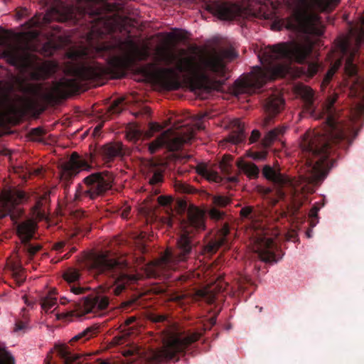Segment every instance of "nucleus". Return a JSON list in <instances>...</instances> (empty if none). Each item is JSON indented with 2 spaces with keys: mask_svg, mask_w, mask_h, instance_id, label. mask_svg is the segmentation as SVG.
Instances as JSON below:
<instances>
[{
  "mask_svg": "<svg viewBox=\"0 0 364 364\" xmlns=\"http://www.w3.org/2000/svg\"><path fill=\"white\" fill-rule=\"evenodd\" d=\"M337 97L334 92H329L326 104L322 105L325 109V128L305 135L301 143L306 159V170L301 178L306 185L295 188V192L300 189L304 193H313L314 188L310 186L320 185L333 166L336 159L332 156L339 149H348L358 134L352 125H343L336 117L333 105Z\"/></svg>",
  "mask_w": 364,
  "mask_h": 364,
  "instance_id": "nucleus-1",
  "label": "nucleus"
},
{
  "mask_svg": "<svg viewBox=\"0 0 364 364\" xmlns=\"http://www.w3.org/2000/svg\"><path fill=\"white\" fill-rule=\"evenodd\" d=\"M234 55L233 51L229 49H213L202 56L198 63L194 55L178 57L171 50L164 48L159 52V61L168 66L174 65V68H156L155 64L149 63L148 68L143 69V73L146 76L155 79L168 90L180 88L178 73H184L197 78L201 87L208 92L219 90L223 81L215 77H225L228 68L225 60H232Z\"/></svg>",
  "mask_w": 364,
  "mask_h": 364,
  "instance_id": "nucleus-2",
  "label": "nucleus"
},
{
  "mask_svg": "<svg viewBox=\"0 0 364 364\" xmlns=\"http://www.w3.org/2000/svg\"><path fill=\"white\" fill-rule=\"evenodd\" d=\"M313 51L311 43H281L265 47L258 55L263 68L257 66L243 77L235 82V90L239 93L252 95L257 92L268 81L284 76L289 66L279 62L284 59L301 64V73L309 77L314 76L321 68L318 60H309Z\"/></svg>",
  "mask_w": 364,
  "mask_h": 364,
  "instance_id": "nucleus-3",
  "label": "nucleus"
},
{
  "mask_svg": "<svg viewBox=\"0 0 364 364\" xmlns=\"http://www.w3.org/2000/svg\"><path fill=\"white\" fill-rule=\"evenodd\" d=\"M116 48L123 53V55H112L108 60L107 66H104L95 60L76 65L73 68V75L76 79L60 80L55 85L54 92L62 97L77 92L80 90L77 79L82 81H95L107 76L122 78L125 76L126 71L136 62L146 60L149 57L147 46L140 48L130 38L120 41L117 45L104 46L102 49L110 52Z\"/></svg>",
  "mask_w": 364,
  "mask_h": 364,
  "instance_id": "nucleus-4",
  "label": "nucleus"
},
{
  "mask_svg": "<svg viewBox=\"0 0 364 364\" xmlns=\"http://www.w3.org/2000/svg\"><path fill=\"white\" fill-rule=\"evenodd\" d=\"M202 334L198 332L171 336L159 349H141L131 346L122 351L124 357H130V362L138 364H162L166 361L179 360L178 355H185L186 350L200 339Z\"/></svg>",
  "mask_w": 364,
  "mask_h": 364,
  "instance_id": "nucleus-5",
  "label": "nucleus"
},
{
  "mask_svg": "<svg viewBox=\"0 0 364 364\" xmlns=\"http://www.w3.org/2000/svg\"><path fill=\"white\" fill-rule=\"evenodd\" d=\"M205 216L204 211L198 208H190L187 212V219L181 233L178 236L174 250H167L155 265V270L173 269L180 262H186L193 253L194 244L193 236L196 233L205 230Z\"/></svg>",
  "mask_w": 364,
  "mask_h": 364,
  "instance_id": "nucleus-6",
  "label": "nucleus"
},
{
  "mask_svg": "<svg viewBox=\"0 0 364 364\" xmlns=\"http://www.w3.org/2000/svg\"><path fill=\"white\" fill-rule=\"evenodd\" d=\"M85 267L97 278L100 277L112 287L115 295H119L127 286L136 282V275L129 272V264L122 258L110 257L107 253L90 255Z\"/></svg>",
  "mask_w": 364,
  "mask_h": 364,
  "instance_id": "nucleus-7",
  "label": "nucleus"
},
{
  "mask_svg": "<svg viewBox=\"0 0 364 364\" xmlns=\"http://www.w3.org/2000/svg\"><path fill=\"white\" fill-rule=\"evenodd\" d=\"M340 0H296L287 28L304 34L321 36L324 27L321 17L316 11H331Z\"/></svg>",
  "mask_w": 364,
  "mask_h": 364,
  "instance_id": "nucleus-8",
  "label": "nucleus"
},
{
  "mask_svg": "<svg viewBox=\"0 0 364 364\" xmlns=\"http://www.w3.org/2000/svg\"><path fill=\"white\" fill-rule=\"evenodd\" d=\"M112 182V176L107 171L91 173L83 179L84 185L77 186L74 200L75 201H80L84 198L95 200L111 188Z\"/></svg>",
  "mask_w": 364,
  "mask_h": 364,
  "instance_id": "nucleus-9",
  "label": "nucleus"
},
{
  "mask_svg": "<svg viewBox=\"0 0 364 364\" xmlns=\"http://www.w3.org/2000/svg\"><path fill=\"white\" fill-rule=\"evenodd\" d=\"M336 46L337 51L341 55L340 58L336 60L328 70L321 83V89L325 92L326 89L329 86L333 80L334 75L340 68L343 63V58L346 56L344 71L348 77H355L358 74V68L353 63L354 53L350 51L349 43L346 38H339L336 40Z\"/></svg>",
  "mask_w": 364,
  "mask_h": 364,
  "instance_id": "nucleus-10",
  "label": "nucleus"
},
{
  "mask_svg": "<svg viewBox=\"0 0 364 364\" xmlns=\"http://www.w3.org/2000/svg\"><path fill=\"white\" fill-rule=\"evenodd\" d=\"M82 21L87 29L88 40L100 39L109 33L112 27L100 8H87L82 12Z\"/></svg>",
  "mask_w": 364,
  "mask_h": 364,
  "instance_id": "nucleus-11",
  "label": "nucleus"
},
{
  "mask_svg": "<svg viewBox=\"0 0 364 364\" xmlns=\"http://www.w3.org/2000/svg\"><path fill=\"white\" fill-rule=\"evenodd\" d=\"M94 156L89 154L86 159L80 156L77 153L73 152L69 160L60 166V180L65 189H67L72 183L73 179L82 170L92 169Z\"/></svg>",
  "mask_w": 364,
  "mask_h": 364,
  "instance_id": "nucleus-12",
  "label": "nucleus"
},
{
  "mask_svg": "<svg viewBox=\"0 0 364 364\" xmlns=\"http://www.w3.org/2000/svg\"><path fill=\"white\" fill-rule=\"evenodd\" d=\"M193 136V130L182 135L168 129L149 144V151L151 154H154L162 147H166L171 151H178L182 148L184 144L191 141Z\"/></svg>",
  "mask_w": 364,
  "mask_h": 364,
  "instance_id": "nucleus-13",
  "label": "nucleus"
},
{
  "mask_svg": "<svg viewBox=\"0 0 364 364\" xmlns=\"http://www.w3.org/2000/svg\"><path fill=\"white\" fill-rule=\"evenodd\" d=\"M109 304V298L104 295L87 296L82 305H76L74 310L61 314L58 316V318H64L71 321L73 317L80 318L91 312L105 310Z\"/></svg>",
  "mask_w": 364,
  "mask_h": 364,
  "instance_id": "nucleus-14",
  "label": "nucleus"
},
{
  "mask_svg": "<svg viewBox=\"0 0 364 364\" xmlns=\"http://www.w3.org/2000/svg\"><path fill=\"white\" fill-rule=\"evenodd\" d=\"M36 228V223L31 219L24 220L16 225V233L21 240L22 250L29 259H32L42 248L40 244L31 242V240L35 238Z\"/></svg>",
  "mask_w": 364,
  "mask_h": 364,
  "instance_id": "nucleus-15",
  "label": "nucleus"
},
{
  "mask_svg": "<svg viewBox=\"0 0 364 364\" xmlns=\"http://www.w3.org/2000/svg\"><path fill=\"white\" fill-rule=\"evenodd\" d=\"M24 197L23 193H18L16 196L10 193L5 194L0 199V218L9 215L11 219L16 223L22 214V211L17 205Z\"/></svg>",
  "mask_w": 364,
  "mask_h": 364,
  "instance_id": "nucleus-16",
  "label": "nucleus"
},
{
  "mask_svg": "<svg viewBox=\"0 0 364 364\" xmlns=\"http://www.w3.org/2000/svg\"><path fill=\"white\" fill-rule=\"evenodd\" d=\"M206 9L220 20L233 19L237 14V7L234 4L220 0H203Z\"/></svg>",
  "mask_w": 364,
  "mask_h": 364,
  "instance_id": "nucleus-17",
  "label": "nucleus"
},
{
  "mask_svg": "<svg viewBox=\"0 0 364 364\" xmlns=\"http://www.w3.org/2000/svg\"><path fill=\"white\" fill-rule=\"evenodd\" d=\"M262 173L267 180L272 182L278 188L277 190V199L275 202L283 199L285 194L282 188L288 185L291 186L290 178L282 173L280 168H274L270 165H265L262 170Z\"/></svg>",
  "mask_w": 364,
  "mask_h": 364,
  "instance_id": "nucleus-18",
  "label": "nucleus"
},
{
  "mask_svg": "<svg viewBox=\"0 0 364 364\" xmlns=\"http://www.w3.org/2000/svg\"><path fill=\"white\" fill-rule=\"evenodd\" d=\"M230 232L228 223H225L214 237L211 238L203 247V255L211 256L217 252L218 249L227 243V237Z\"/></svg>",
  "mask_w": 364,
  "mask_h": 364,
  "instance_id": "nucleus-19",
  "label": "nucleus"
},
{
  "mask_svg": "<svg viewBox=\"0 0 364 364\" xmlns=\"http://www.w3.org/2000/svg\"><path fill=\"white\" fill-rule=\"evenodd\" d=\"M145 179L152 186H159L164 181V173L166 168L165 164L159 161H148Z\"/></svg>",
  "mask_w": 364,
  "mask_h": 364,
  "instance_id": "nucleus-20",
  "label": "nucleus"
},
{
  "mask_svg": "<svg viewBox=\"0 0 364 364\" xmlns=\"http://www.w3.org/2000/svg\"><path fill=\"white\" fill-rule=\"evenodd\" d=\"M284 99L277 95H269L264 102V107L267 116L264 119L262 122V127L266 128L270 125L276 114H277L284 106Z\"/></svg>",
  "mask_w": 364,
  "mask_h": 364,
  "instance_id": "nucleus-21",
  "label": "nucleus"
},
{
  "mask_svg": "<svg viewBox=\"0 0 364 364\" xmlns=\"http://www.w3.org/2000/svg\"><path fill=\"white\" fill-rule=\"evenodd\" d=\"M296 92L303 102L304 110L311 116H317L316 98L314 90L309 86L299 85L296 87Z\"/></svg>",
  "mask_w": 364,
  "mask_h": 364,
  "instance_id": "nucleus-22",
  "label": "nucleus"
},
{
  "mask_svg": "<svg viewBox=\"0 0 364 364\" xmlns=\"http://www.w3.org/2000/svg\"><path fill=\"white\" fill-rule=\"evenodd\" d=\"M227 285V283L223 281H218L212 287L198 289L194 294L195 299L212 304L217 299L218 295L225 291Z\"/></svg>",
  "mask_w": 364,
  "mask_h": 364,
  "instance_id": "nucleus-23",
  "label": "nucleus"
},
{
  "mask_svg": "<svg viewBox=\"0 0 364 364\" xmlns=\"http://www.w3.org/2000/svg\"><path fill=\"white\" fill-rule=\"evenodd\" d=\"M277 247L272 238L260 240L257 247L259 257L264 262H277L275 251Z\"/></svg>",
  "mask_w": 364,
  "mask_h": 364,
  "instance_id": "nucleus-24",
  "label": "nucleus"
},
{
  "mask_svg": "<svg viewBox=\"0 0 364 364\" xmlns=\"http://www.w3.org/2000/svg\"><path fill=\"white\" fill-rule=\"evenodd\" d=\"M104 163L109 166L117 157L122 156V145L119 142H111L102 146L98 151Z\"/></svg>",
  "mask_w": 364,
  "mask_h": 364,
  "instance_id": "nucleus-25",
  "label": "nucleus"
},
{
  "mask_svg": "<svg viewBox=\"0 0 364 364\" xmlns=\"http://www.w3.org/2000/svg\"><path fill=\"white\" fill-rule=\"evenodd\" d=\"M80 277V274L78 269L75 268H68L63 273L64 279L70 284V291L75 294H82L85 292V289L75 284V282L78 281Z\"/></svg>",
  "mask_w": 364,
  "mask_h": 364,
  "instance_id": "nucleus-26",
  "label": "nucleus"
},
{
  "mask_svg": "<svg viewBox=\"0 0 364 364\" xmlns=\"http://www.w3.org/2000/svg\"><path fill=\"white\" fill-rule=\"evenodd\" d=\"M232 126L233 130L228 136V141L235 144L244 143L246 139L244 124L239 119H235L232 122Z\"/></svg>",
  "mask_w": 364,
  "mask_h": 364,
  "instance_id": "nucleus-27",
  "label": "nucleus"
},
{
  "mask_svg": "<svg viewBox=\"0 0 364 364\" xmlns=\"http://www.w3.org/2000/svg\"><path fill=\"white\" fill-rule=\"evenodd\" d=\"M286 131L285 127H278L266 132L261 140L263 147H270L274 141H279Z\"/></svg>",
  "mask_w": 364,
  "mask_h": 364,
  "instance_id": "nucleus-28",
  "label": "nucleus"
},
{
  "mask_svg": "<svg viewBox=\"0 0 364 364\" xmlns=\"http://www.w3.org/2000/svg\"><path fill=\"white\" fill-rule=\"evenodd\" d=\"M55 351L63 364H72L77 359V356L70 353L67 346L56 345Z\"/></svg>",
  "mask_w": 364,
  "mask_h": 364,
  "instance_id": "nucleus-29",
  "label": "nucleus"
},
{
  "mask_svg": "<svg viewBox=\"0 0 364 364\" xmlns=\"http://www.w3.org/2000/svg\"><path fill=\"white\" fill-rule=\"evenodd\" d=\"M196 172L198 174L203 176L208 181H212L216 183L221 181V177L217 171H215L208 167L205 164H199L196 166Z\"/></svg>",
  "mask_w": 364,
  "mask_h": 364,
  "instance_id": "nucleus-30",
  "label": "nucleus"
},
{
  "mask_svg": "<svg viewBox=\"0 0 364 364\" xmlns=\"http://www.w3.org/2000/svg\"><path fill=\"white\" fill-rule=\"evenodd\" d=\"M238 168L250 178H257L259 173V168L253 163L242 161L238 164Z\"/></svg>",
  "mask_w": 364,
  "mask_h": 364,
  "instance_id": "nucleus-31",
  "label": "nucleus"
},
{
  "mask_svg": "<svg viewBox=\"0 0 364 364\" xmlns=\"http://www.w3.org/2000/svg\"><path fill=\"white\" fill-rule=\"evenodd\" d=\"M96 333V328L94 327H88L82 332L77 333L74 337H73L70 343L71 345H73L75 342L84 343L86 341L89 340Z\"/></svg>",
  "mask_w": 364,
  "mask_h": 364,
  "instance_id": "nucleus-32",
  "label": "nucleus"
},
{
  "mask_svg": "<svg viewBox=\"0 0 364 364\" xmlns=\"http://www.w3.org/2000/svg\"><path fill=\"white\" fill-rule=\"evenodd\" d=\"M11 272L13 278L18 286H21L26 279L24 269L21 264L13 263L11 264Z\"/></svg>",
  "mask_w": 364,
  "mask_h": 364,
  "instance_id": "nucleus-33",
  "label": "nucleus"
},
{
  "mask_svg": "<svg viewBox=\"0 0 364 364\" xmlns=\"http://www.w3.org/2000/svg\"><path fill=\"white\" fill-rule=\"evenodd\" d=\"M50 21L49 14H36L31 18L27 23L28 28H31L34 27H41L43 24L48 23Z\"/></svg>",
  "mask_w": 364,
  "mask_h": 364,
  "instance_id": "nucleus-34",
  "label": "nucleus"
},
{
  "mask_svg": "<svg viewBox=\"0 0 364 364\" xmlns=\"http://www.w3.org/2000/svg\"><path fill=\"white\" fill-rule=\"evenodd\" d=\"M231 203V199L225 196H213L212 198V203L213 207L225 208Z\"/></svg>",
  "mask_w": 364,
  "mask_h": 364,
  "instance_id": "nucleus-35",
  "label": "nucleus"
},
{
  "mask_svg": "<svg viewBox=\"0 0 364 364\" xmlns=\"http://www.w3.org/2000/svg\"><path fill=\"white\" fill-rule=\"evenodd\" d=\"M43 91V86L41 84H28L23 87V92L33 97H39Z\"/></svg>",
  "mask_w": 364,
  "mask_h": 364,
  "instance_id": "nucleus-36",
  "label": "nucleus"
},
{
  "mask_svg": "<svg viewBox=\"0 0 364 364\" xmlns=\"http://www.w3.org/2000/svg\"><path fill=\"white\" fill-rule=\"evenodd\" d=\"M208 213L211 220L215 221L223 220L226 216L224 211L218 210L216 207H211L208 210Z\"/></svg>",
  "mask_w": 364,
  "mask_h": 364,
  "instance_id": "nucleus-37",
  "label": "nucleus"
},
{
  "mask_svg": "<svg viewBox=\"0 0 364 364\" xmlns=\"http://www.w3.org/2000/svg\"><path fill=\"white\" fill-rule=\"evenodd\" d=\"M124 99H118L112 102L109 111L112 114H119L124 109Z\"/></svg>",
  "mask_w": 364,
  "mask_h": 364,
  "instance_id": "nucleus-38",
  "label": "nucleus"
},
{
  "mask_svg": "<svg viewBox=\"0 0 364 364\" xmlns=\"http://www.w3.org/2000/svg\"><path fill=\"white\" fill-rule=\"evenodd\" d=\"M57 304V299L55 297L46 296L41 302V308L46 311H49Z\"/></svg>",
  "mask_w": 364,
  "mask_h": 364,
  "instance_id": "nucleus-39",
  "label": "nucleus"
},
{
  "mask_svg": "<svg viewBox=\"0 0 364 364\" xmlns=\"http://www.w3.org/2000/svg\"><path fill=\"white\" fill-rule=\"evenodd\" d=\"M162 129L158 123L151 122L149 124V129L145 132V137L151 138L155 132H159Z\"/></svg>",
  "mask_w": 364,
  "mask_h": 364,
  "instance_id": "nucleus-40",
  "label": "nucleus"
},
{
  "mask_svg": "<svg viewBox=\"0 0 364 364\" xmlns=\"http://www.w3.org/2000/svg\"><path fill=\"white\" fill-rule=\"evenodd\" d=\"M45 134V131L41 128L37 127L32 129L30 132V136L33 140L41 141V137Z\"/></svg>",
  "mask_w": 364,
  "mask_h": 364,
  "instance_id": "nucleus-41",
  "label": "nucleus"
},
{
  "mask_svg": "<svg viewBox=\"0 0 364 364\" xmlns=\"http://www.w3.org/2000/svg\"><path fill=\"white\" fill-rule=\"evenodd\" d=\"M28 328V319L24 320L18 319L16 321L15 326L14 328V332L25 331Z\"/></svg>",
  "mask_w": 364,
  "mask_h": 364,
  "instance_id": "nucleus-42",
  "label": "nucleus"
},
{
  "mask_svg": "<svg viewBox=\"0 0 364 364\" xmlns=\"http://www.w3.org/2000/svg\"><path fill=\"white\" fill-rule=\"evenodd\" d=\"M149 318L154 323H164L167 321V316L165 314H159L151 313L149 316Z\"/></svg>",
  "mask_w": 364,
  "mask_h": 364,
  "instance_id": "nucleus-43",
  "label": "nucleus"
},
{
  "mask_svg": "<svg viewBox=\"0 0 364 364\" xmlns=\"http://www.w3.org/2000/svg\"><path fill=\"white\" fill-rule=\"evenodd\" d=\"M158 203L164 207L168 206L173 201V198L171 196H160L157 198Z\"/></svg>",
  "mask_w": 364,
  "mask_h": 364,
  "instance_id": "nucleus-44",
  "label": "nucleus"
},
{
  "mask_svg": "<svg viewBox=\"0 0 364 364\" xmlns=\"http://www.w3.org/2000/svg\"><path fill=\"white\" fill-rule=\"evenodd\" d=\"M318 210L316 209V208H311V209L309 211V216L310 218H311V225L315 226L316 224L318 223Z\"/></svg>",
  "mask_w": 364,
  "mask_h": 364,
  "instance_id": "nucleus-45",
  "label": "nucleus"
},
{
  "mask_svg": "<svg viewBox=\"0 0 364 364\" xmlns=\"http://www.w3.org/2000/svg\"><path fill=\"white\" fill-rule=\"evenodd\" d=\"M261 137V133L257 129L252 130L251 135L249 138V144L257 142Z\"/></svg>",
  "mask_w": 364,
  "mask_h": 364,
  "instance_id": "nucleus-46",
  "label": "nucleus"
},
{
  "mask_svg": "<svg viewBox=\"0 0 364 364\" xmlns=\"http://www.w3.org/2000/svg\"><path fill=\"white\" fill-rule=\"evenodd\" d=\"M267 154V151L254 152L251 156L255 161H263L266 159Z\"/></svg>",
  "mask_w": 364,
  "mask_h": 364,
  "instance_id": "nucleus-47",
  "label": "nucleus"
},
{
  "mask_svg": "<svg viewBox=\"0 0 364 364\" xmlns=\"http://www.w3.org/2000/svg\"><path fill=\"white\" fill-rule=\"evenodd\" d=\"M252 208L246 206L240 210V215L242 218H249L252 213Z\"/></svg>",
  "mask_w": 364,
  "mask_h": 364,
  "instance_id": "nucleus-48",
  "label": "nucleus"
},
{
  "mask_svg": "<svg viewBox=\"0 0 364 364\" xmlns=\"http://www.w3.org/2000/svg\"><path fill=\"white\" fill-rule=\"evenodd\" d=\"M65 242H64V241L58 242L53 245V250L58 252H60L62 251V250L63 249V247H65Z\"/></svg>",
  "mask_w": 364,
  "mask_h": 364,
  "instance_id": "nucleus-49",
  "label": "nucleus"
},
{
  "mask_svg": "<svg viewBox=\"0 0 364 364\" xmlns=\"http://www.w3.org/2000/svg\"><path fill=\"white\" fill-rule=\"evenodd\" d=\"M258 191L260 194L266 196L269 195L272 192V189L271 188H267V187H259Z\"/></svg>",
  "mask_w": 364,
  "mask_h": 364,
  "instance_id": "nucleus-50",
  "label": "nucleus"
},
{
  "mask_svg": "<svg viewBox=\"0 0 364 364\" xmlns=\"http://www.w3.org/2000/svg\"><path fill=\"white\" fill-rule=\"evenodd\" d=\"M170 36L176 40H178V41H183L184 39H186V36L184 34H183L182 33H171L170 34Z\"/></svg>",
  "mask_w": 364,
  "mask_h": 364,
  "instance_id": "nucleus-51",
  "label": "nucleus"
},
{
  "mask_svg": "<svg viewBox=\"0 0 364 364\" xmlns=\"http://www.w3.org/2000/svg\"><path fill=\"white\" fill-rule=\"evenodd\" d=\"M220 167L222 171L225 173H228L230 172V166L225 161H223L220 164Z\"/></svg>",
  "mask_w": 364,
  "mask_h": 364,
  "instance_id": "nucleus-52",
  "label": "nucleus"
},
{
  "mask_svg": "<svg viewBox=\"0 0 364 364\" xmlns=\"http://www.w3.org/2000/svg\"><path fill=\"white\" fill-rule=\"evenodd\" d=\"M131 208L129 207H126L122 210L120 215L121 217L124 219L128 218L129 213H130Z\"/></svg>",
  "mask_w": 364,
  "mask_h": 364,
  "instance_id": "nucleus-53",
  "label": "nucleus"
},
{
  "mask_svg": "<svg viewBox=\"0 0 364 364\" xmlns=\"http://www.w3.org/2000/svg\"><path fill=\"white\" fill-rule=\"evenodd\" d=\"M46 73H42L40 72H34L33 73V77L36 80H41L45 78Z\"/></svg>",
  "mask_w": 364,
  "mask_h": 364,
  "instance_id": "nucleus-54",
  "label": "nucleus"
},
{
  "mask_svg": "<svg viewBox=\"0 0 364 364\" xmlns=\"http://www.w3.org/2000/svg\"><path fill=\"white\" fill-rule=\"evenodd\" d=\"M325 205V200L324 199L322 200V201L321 203L318 202V203H316L314 205H313V208H316V209L319 211V210L323 207Z\"/></svg>",
  "mask_w": 364,
  "mask_h": 364,
  "instance_id": "nucleus-55",
  "label": "nucleus"
},
{
  "mask_svg": "<svg viewBox=\"0 0 364 364\" xmlns=\"http://www.w3.org/2000/svg\"><path fill=\"white\" fill-rule=\"evenodd\" d=\"M123 338L122 337H114V344L119 345L122 343Z\"/></svg>",
  "mask_w": 364,
  "mask_h": 364,
  "instance_id": "nucleus-56",
  "label": "nucleus"
},
{
  "mask_svg": "<svg viewBox=\"0 0 364 364\" xmlns=\"http://www.w3.org/2000/svg\"><path fill=\"white\" fill-rule=\"evenodd\" d=\"M181 191L184 193H191V188L190 186L183 185Z\"/></svg>",
  "mask_w": 364,
  "mask_h": 364,
  "instance_id": "nucleus-57",
  "label": "nucleus"
},
{
  "mask_svg": "<svg viewBox=\"0 0 364 364\" xmlns=\"http://www.w3.org/2000/svg\"><path fill=\"white\" fill-rule=\"evenodd\" d=\"M75 251H76V248L75 247H73L70 252H68V253H67V254H65L64 255L63 258L68 259L70 257L71 254L75 252Z\"/></svg>",
  "mask_w": 364,
  "mask_h": 364,
  "instance_id": "nucleus-58",
  "label": "nucleus"
},
{
  "mask_svg": "<svg viewBox=\"0 0 364 364\" xmlns=\"http://www.w3.org/2000/svg\"><path fill=\"white\" fill-rule=\"evenodd\" d=\"M134 321H135L134 317H130L126 321V324L129 325V324L132 323Z\"/></svg>",
  "mask_w": 364,
  "mask_h": 364,
  "instance_id": "nucleus-59",
  "label": "nucleus"
},
{
  "mask_svg": "<svg viewBox=\"0 0 364 364\" xmlns=\"http://www.w3.org/2000/svg\"><path fill=\"white\" fill-rule=\"evenodd\" d=\"M68 302V301L67 300L66 298H61L60 299V304H63V305H65V304H67Z\"/></svg>",
  "mask_w": 364,
  "mask_h": 364,
  "instance_id": "nucleus-60",
  "label": "nucleus"
},
{
  "mask_svg": "<svg viewBox=\"0 0 364 364\" xmlns=\"http://www.w3.org/2000/svg\"><path fill=\"white\" fill-rule=\"evenodd\" d=\"M181 53L182 55H185V54L186 53V50H184V49H181Z\"/></svg>",
  "mask_w": 364,
  "mask_h": 364,
  "instance_id": "nucleus-61",
  "label": "nucleus"
},
{
  "mask_svg": "<svg viewBox=\"0 0 364 364\" xmlns=\"http://www.w3.org/2000/svg\"><path fill=\"white\" fill-rule=\"evenodd\" d=\"M294 200H297L296 198H295ZM297 203H299V205H301L302 204V202L300 200V199H298V202Z\"/></svg>",
  "mask_w": 364,
  "mask_h": 364,
  "instance_id": "nucleus-62",
  "label": "nucleus"
},
{
  "mask_svg": "<svg viewBox=\"0 0 364 364\" xmlns=\"http://www.w3.org/2000/svg\"><path fill=\"white\" fill-rule=\"evenodd\" d=\"M306 235H307V237H311L310 231H307V232H306Z\"/></svg>",
  "mask_w": 364,
  "mask_h": 364,
  "instance_id": "nucleus-63",
  "label": "nucleus"
},
{
  "mask_svg": "<svg viewBox=\"0 0 364 364\" xmlns=\"http://www.w3.org/2000/svg\"><path fill=\"white\" fill-rule=\"evenodd\" d=\"M43 69L42 68H40V73H45V72L43 70H42Z\"/></svg>",
  "mask_w": 364,
  "mask_h": 364,
  "instance_id": "nucleus-64",
  "label": "nucleus"
}]
</instances>
